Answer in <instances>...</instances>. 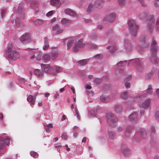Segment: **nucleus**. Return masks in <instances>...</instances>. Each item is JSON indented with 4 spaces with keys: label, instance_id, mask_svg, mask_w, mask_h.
Masks as SVG:
<instances>
[{
    "label": "nucleus",
    "instance_id": "c9c22d12",
    "mask_svg": "<svg viewBox=\"0 0 159 159\" xmlns=\"http://www.w3.org/2000/svg\"><path fill=\"white\" fill-rule=\"evenodd\" d=\"M127 64V62L126 61H120L117 64V66L119 67L122 66H125Z\"/></svg>",
    "mask_w": 159,
    "mask_h": 159
},
{
    "label": "nucleus",
    "instance_id": "774afa93",
    "mask_svg": "<svg viewBox=\"0 0 159 159\" xmlns=\"http://www.w3.org/2000/svg\"><path fill=\"white\" fill-rule=\"evenodd\" d=\"M47 127L48 128H52L53 127V125L52 124H49L48 125H47Z\"/></svg>",
    "mask_w": 159,
    "mask_h": 159
},
{
    "label": "nucleus",
    "instance_id": "39448f33",
    "mask_svg": "<svg viewBox=\"0 0 159 159\" xmlns=\"http://www.w3.org/2000/svg\"><path fill=\"white\" fill-rule=\"evenodd\" d=\"M41 66L42 69L44 71L53 75H55L56 73L54 70V68L52 67H50L49 65H45L43 64H41Z\"/></svg>",
    "mask_w": 159,
    "mask_h": 159
},
{
    "label": "nucleus",
    "instance_id": "423d86ee",
    "mask_svg": "<svg viewBox=\"0 0 159 159\" xmlns=\"http://www.w3.org/2000/svg\"><path fill=\"white\" fill-rule=\"evenodd\" d=\"M141 98L142 99L140 101V103L141 104V106L144 109L147 108L150 104V99L144 97H142Z\"/></svg>",
    "mask_w": 159,
    "mask_h": 159
},
{
    "label": "nucleus",
    "instance_id": "603ef678",
    "mask_svg": "<svg viewBox=\"0 0 159 159\" xmlns=\"http://www.w3.org/2000/svg\"><path fill=\"white\" fill-rule=\"evenodd\" d=\"M59 27V25H58L56 24L55 25H54L52 28V30L54 31V32L56 31L57 30V29H58V28Z\"/></svg>",
    "mask_w": 159,
    "mask_h": 159
},
{
    "label": "nucleus",
    "instance_id": "4468645a",
    "mask_svg": "<svg viewBox=\"0 0 159 159\" xmlns=\"http://www.w3.org/2000/svg\"><path fill=\"white\" fill-rule=\"evenodd\" d=\"M140 41L141 43H143L142 45L143 47H147L149 46V43L145 36H141L140 37Z\"/></svg>",
    "mask_w": 159,
    "mask_h": 159
},
{
    "label": "nucleus",
    "instance_id": "49530a36",
    "mask_svg": "<svg viewBox=\"0 0 159 159\" xmlns=\"http://www.w3.org/2000/svg\"><path fill=\"white\" fill-rule=\"evenodd\" d=\"M147 93L149 94H151L152 93V86L150 85L148 86V88L147 89Z\"/></svg>",
    "mask_w": 159,
    "mask_h": 159
},
{
    "label": "nucleus",
    "instance_id": "a19ab883",
    "mask_svg": "<svg viewBox=\"0 0 159 159\" xmlns=\"http://www.w3.org/2000/svg\"><path fill=\"white\" fill-rule=\"evenodd\" d=\"M63 30L62 29L60 28L59 27L58 28V29H57V30H56L54 33L57 35L63 32Z\"/></svg>",
    "mask_w": 159,
    "mask_h": 159
},
{
    "label": "nucleus",
    "instance_id": "37998d69",
    "mask_svg": "<svg viewBox=\"0 0 159 159\" xmlns=\"http://www.w3.org/2000/svg\"><path fill=\"white\" fill-rule=\"evenodd\" d=\"M102 80L101 79L97 78L94 80V82L96 84H100L102 82Z\"/></svg>",
    "mask_w": 159,
    "mask_h": 159
},
{
    "label": "nucleus",
    "instance_id": "0eeeda50",
    "mask_svg": "<svg viewBox=\"0 0 159 159\" xmlns=\"http://www.w3.org/2000/svg\"><path fill=\"white\" fill-rule=\"evenodd\" d=\"M30 34L27 33L25 34L22 35L20 38V41L25 43L27 44L30 41Z\"/></svg>",
    "mask_w": 159,
    "mask_h": 159
},
{
    "label": "nucleus",
    "instance_id": "4be33fe9",
    "mask_svg": "<svg viewBox=\"0 0 159 159\" xmlns=\"http://www.w3.org/2000/svg\"><path fill=\"white\" fill-rule=\"evenodd\" d=\"M64 11L65 13L67 15H68L73 16H76V13L70 9H66L64 10Z\"/></svg>",
    "mask_w": 159,
    "mask_h": 159
},
{
    "label": "nucleus",
    "instance_id": "052dcab7",
    "mask_svg": "<svg viewBox=\"0 0 159 159\" xmlns=\"http://www.w3.org/2000/svg\"><path fill=\"white\" fill-rule=\"evenodd\" d=\"M89 48L90 49H93L96 48L97 47V46L96 44L92 45L91 46H89Z\"/></svg>",
    "mask_w": 159,
    "mask_h": 159
},
{
    "label": "nucleus",
    "instance_id": "680f3d73",
    "mask_svg": "<svg viewBox=\"0 0 159 159\" xmlns=\"http://www.w3.org/2000/svg\"><path fill=\"white\" fill-rule=\"evenodd\" d=\"M125 86L127 89H128L130 88V84L129 83H125Z\"/></svg>",
    "mask_w": 159,
    "mask_h": 159
},
{
    "label": "nucleus",
    "instance_id": "79ce46f5",
    "mask_svg": "<svg viewBox=\"0 0 159 159\" xmlns=\"http://www.w3.org/2000/svg\"><path fill=\"white\" fill-rule=\"evenodd\" d=\"M13 48V45L12 43H9L8 44V45L7 46V49L8 50H7V51L8 52H9L11 51H12L11 49H12Z\"/></svg>",
    "mask_w": 159,
    "mask_h": 159
},
{
    "label": "nucleus",
    "instance_id": "6ab92c4d",
    "mask_svg": "<svg viewBox=\"0 0 159 159\" xmlns=\"http://www.w3.org/2000/svg\"><path fill=\"white\" fill-rule=\"evenodd\" d=\"M150 18L149 21L151 22L150 24L149 22L148 23V25L149 28V30H150V32H151L152 31V28L154 25V16L152 15L150 16Z\"/></svg>",
    "mask_w": 159,
    "mask_h": 159
},
{
    "label": "nucleus",
    "instance_id": "2eb2a0df",
    "mask_svg": "<svg viewBox=\"0 0 159 159\" xmlns=\"http://www.w3.org/2000/svg\"><path fill=\"white\" fill-rule=\"evenodd\" d=\"M136 134L143 139L146 136V132L145 129L143 128L140 129L137 132Z\"/></svg>",
    "mask_w": 159,
    "mask_h": 159
},
{
    "label": "nucleus",
    "instance_id": "6e6d98bb",
    "mask_svg": "<svg viewBox=\"0 0 159 159\" xmlns=\"http://www.w3.org/2000/svg\"><path fill=\"white\" fill-rule=\"evenodd\" d=\"M132 76L131 75H129L125 79V80H124L125 82H126L127 81H129V80H131V78H132Z\"/></svg>",
    "mask_w": 159,
    "mask_h": 159
},
{
    "label": "nucleus",
    "instance_id": "de8ad7c7",
    "mask_svg": "<svg viewBox=\"0 0 159 159\" xmlns=\"http://www.w3.org/2000/svg\"><path fill=\"white\" fill-rule=\"evenodd\" d=\"M75 112L76 115L77 117L79 120H80V114L77 108L75 107Z\"/></svg>",
    "mask_w": 159,
    "mask_h": 159
},
{
    "label": "nucleus",
    "instance_id": "c03bdc74",
    "mask_svg": "<svg viewBox=\"0 0 159 159\" xmlns=\"http://www.w3.org/2000/svg\"><path fill=\"white\" fill-rule=\"evenodd\" d=\"M118 1L120 6L125 5L126 2L125 0H118Z\"/></svg>",
    "mask_w": 159,
    "mask_h": 159
},
{
    "label": "nucleus",
    "instance_id": "9d476101",
    "mask_svg": "<svg viewBox=\"0 0 159 159\" xmlns=\"http://www.w3.org/2000/svg\"><path fill=\"white\" fill-rule=\"evenodd\" d=\"M129 118L131 123L136 122L138 120V114L136 112L132 113L129 116Z\"/></svg>",
    "mask_w": 159,
    "mask_h": 159
},
{
    "label": "nucleus",
    "instance_id": "a211bd4d",
    "mask_svg": "<svg viewBox=\"0 0 159 159\" xmlns=\"http://www.w3.org/2000/svg\"><path fill=\"white\" fill-rule=\"evenodd\" d=\"M51 59L52 60H55L58 56V51L56 48H53L51 52Z\"/></svg>",
    "mask_w": 159,
    "mask_h": 159
},
{
    "label": "nucleus",
    "instance_id": "864d4df0",
    "mask_svg": "<svg viewBox=\"0 0 159 159\" xmlns=\"http://www.w3.org/2000/svg\"><path fill=\"white\" fill-rule=\"evenodd\" d=\"M154 117L156 119L159 120V111H158L156 112Z\"/></svg>",
    "mask_w": 159,
    "mask_h": 159
},
{
    "label": "nucleus",
    "instance_id": "bb28decb",
    "mask_svg": "<svg viewBox=\"0 0 159 159\" xmlns=\"http://www.w3.org/2000/svg\"><path fill=\"white\" fill-rule=\"evenodd\" d=\"M100 100L103 102H106L109 101L110 98L108 96L102 95L100 97Z\"/></svg>",
    "mask_w": 159,
    "mask_h": 159
},
{
    "label": "nucleus",
    "instance_id": "1a4fd4ad",
    "mask_svg": "<svg viewBox=\"0 0 159 159\" xmlns=\"http://www.w3.org/2000/svg\"><path fill=\"white\" fill-rule=\"evenodd\" d=\"M116 15L114 13H112L111 14L106 16L104 19V20L107 21L109 22L113 21L115 19Z\"/></svg>",
    "mask_w": 159,
    "mask_h": 159
},
{
    "label": "nucleus",
    "instance_id": "4d7b16f0",
    "mask_svg": "<svg viewBox=\"0 0 159 159\" xmlns=\"http://www.w3.org/2000/svg\"><path fill=\"white\" fill-rule=\"evenodd\" d=\"M6 12V10L5 9H3L1 11V13L2 14V17H3L4 16V15Z\"/></svg>",
    "mask_w": 159,
    "mask_h": 159
},
{
    "label": "nucleus",
    "instance_id": "7ed1b4c3",
    "mask_svg": "<svg viewBox=\"0 0 159 159\" xmlns=\"http://www.w3.org/2000/svg\"><path fill=\"white\" fill-rule=\"evenodd\" d=\"M106 117L109 125L112 127H114L117 121L116 117L112 113H109L107 114Z\"/></svg>",
    "mask_w": 159,
    "mask_h": 159
},
{
    "label": "nucleus",
    "instance_id": "13d9d810",
    "mask_svg": "<svg viewBox=\"0 0 159 159\" xmlns=\"http://www.w3.org/2000/svg\"><path fill=\"white\" fill-rule=\"evenodd\" d=\"M156 28L157 30H159V18L157 21L156 23Z\"/></svg>",
    "mask_w": 159,
    "mask_h": 159
},
{
    "label": "nucleus",
    "instance_id": "3c124183",
    "mask_svg": "<svg viewBox=\"0 0 159 159\" xmlns=\"http://www.w3.org/2000/svg\"><path fill=\"white\" fill-rule=\"evenodd\" d=\"M116 48L115 46H113L112 47H111V50L110 51V52L112 53H113L116 50Z\"/></svg>",
    "mask_w": 159,
    "mask_h": 159
},
{
    "label": "nucleus",
    "instance_id": "a18cd8bd",
    "mask_svg": "<svg viewBox=\"0 0 159 159\" xmlns=\"http://www.w3.org/2000/svg\"><path fill=\"white\" fill-rule=\"evenodd\" d=\"M62 68L58 66H55V71L57 72H60L62 71Z\"/></svg>",
    "mask_w": 159,
    "mask_h": 159
},
{
    "label": "nucleus",
    "instance_id": "0e129e2a",
    "mask_svg": "<svg viewBox=\"0 0 159 159\" xmlns=\"http://www.w3.org/2000/svg\"><path fill=\"white\" fill-rule=\"evenodd\" d=\"M151 131L152 133H154L155 131V127L153 126H152L151 127Z\"/></svg>",
    "mask_w": 159,
    "mask_h": 159
},
{
    "label": "nucleus",
    "instance_id": "2f4dec72",
    "mask_svg": "<svg viewBox=\"0 0 159 159\" xmlns=\"http://www.w3.org/2000/svg\"><path fill=\"white\" fill-rule=\"evenodd\" d=\"M34 23L36 25H41L43 23V21L42 20L38 19L34 21Z\"/></svg>",
    "mask_w": 159,
    "mask_h": 159
},
{
    "label": "nucleus",
    "instance_id": "5701e85b",
    "mask_svg": "<svg viewBox=\"0 0 159 159\" xmlns=\"http://www.w3.org/2000/svg\"><path fill=\"white\" fill-rule=\"evenodd\" d=\"M34 74L36 75L39 78L42 77L43 75V71L39 69H36L34 71Z\"/></svg>",
    "mask_w": 159,
    "mask_h": 159
},
{
    "label": "nucleus",
    "instance_id": "20e7f679",
    "mask_svg": "<svg viewBox=\"0 0 159 159\" xmlns=\"http://www.w3.org/2000/svg\"><path fill=\"white\" fill-rule=\"evenodd\" d=\"M84 40L83 38H82L79 39L77 42H75L72 50L75 52H77L80 48H84L85 45V44L83 43Z\"/></svg>",
    "mask_w": 159,
    "mask_h": 159
},
{
    "label": "nucleus",
    "instance_id": "6e6552de",
    "mask_svg": "<svg viewBox=\"0 0 159 159\" xmlns=\"http://www.w3.org/2000/svg\"><path fill=\"white\" fill-rule=\"evenodd\" d=\"M8 57L11 59L15 60L20 57L19 53L16 50L11 51L9 52Z\"/></svg>",
    "mask_w": 159,
    "mask_h": 159
},
{
    "label": "nucleus",
    "instance_id": "c85d7f7f",
    "mask_svg": "<svg viewBox=\"0 0 159 159\" xmlns=\"http://www.w3.org/2000/svg\"><path fill=\"white\" fill-rule=\"evenodd\" d=\"M43 58L45 61H50L51 58L50 56L47 54H44L43 55Z\"/></svg>",
    "mask_w": 159,
    "mask_h": 159
},
{
    "label": "nucleus",
    "instance_id": "4c0bfd02",
    "mask_svg": "<svg viewBox=\"0 0 159 159\" xmlns=\"http://www.w3.org/2000/svg\"><path fill=\"white\" fill-rule=\"evenodd\" d=\"M4 140L2 139V138L0 139V149H2L4 148L5 145L4 142Z\"/></svg>",
    "mask_w": 159,
    "mask_h": 159
},
{
    "label": "nucleus",
    "instance_id": "c756f323",
    "mask_svg": "<svg viewBox=\"0 0 159 159\" xmlns=\"http://www.w3.org/2000/svg\"><path fill=\"white\" fill-rule=\"evenodd\" d=\"M125 45L126 50L128 52L130 51L131 50L132 46L129 42H128L127 44H125Z\"/></svg>",
    "mask_w": 159,
    "mask_h": 159
},
{
    "label": "nucleus",
    "instance_id": "473e14b6",
    "mask_svg": "<svg viewBox=\"0 0 159 159\" xmlns=\"http://www.w3.org/2000/svg\"><path fill=\"white\" fill-rule=\"evenodd\" d=\"M2 139L4 140V143L7 145H9L10 143V139L8 137H6L5 138H2Z\"/></svg>",
    "mask_w": 159,
    "mask_h": 159
},
{
    "label": "nucleus",
    "instance_id": "09e8293b",
    "mask_svg": "<svg viewBox=\"0 0 159 159\" xmlns=\"http://www.w3.org/2000/svg\"><path fill=\"white\" fill-rule=\"evenodd\" d=\"M93 8V7L91 4H89L88 7L86 9V11L87 12L89 13L91 12V10Z\"/></svg>",
    "mask_w": 159,
    "mask_h": 159
},
{
    "label": "nucleus",
    "instance_id": "8fccbe9b",
    "mask_svg": "<svg viewBox=\"0 0 159 159\" xmlns=\"http://www.w3.org/2000/svg\"><path fill=\"white\" fill-rule=\"evenodd\" d=\"M141 4L142 6L144 7H146L147 6V4L145 3L143 0H138Z\"/></svg>",
    "mask_w": 159,
    "mask_h": 159
},
{
    "label": "nucleus",
    "instance_id": "a878e982",
    "mask_svg": "<svg viewBox=\"0 0 159 159\" xmlns=\"http://www.w3.org/2000/svg\"><path fill=\"white\" fill-rule=\"evenodd\" d=\"M122 107L119 104L115 105L114 108L115 111L117 113H120L122 111Z\"/></svg>",
    "mask_w": 159,
    "mask_h": 159
},
{
    "label": "nucleus",
    "instance_id": "338daca9",
    "mask_svg": "<svg viewBox=\"0 0 159 159\" xmlns=\"http://www.w3.org/2000/svg\"><path fill=\"white\" fill-rule=\"evenodd\" d=\"M66 116L65 115H63L62 116V118L61 119V121H63L66 119Z\"/></svg>",
    "mask_w": 159,
    "mask_h": 159
},
{
    "label": "nucleus",
    "instance_id": "bf43d9fd",
    "mask_svg": "<svg viewBox=\"0 0 159 159\" xmlns=\"http://www.w3.org/2000/svg\"><path fill=\"white\" fill-rule=\"evenodd\" d=\"M53 14V12L52 11H50L47 13L46 14V16H50L52 15Z\"/></svg>",
    "mask_w": 159,
    "mask_h": 159
},
{
    "label": "nucleus",
    "instance_id": "72a5a7b5",
    "mask_svg": "<svg viewBox=\"0 0 159 159\" xmlns=\"http://www.w3.org/2000/svg\"><path fill=\"white\" fill-rule=\"evenodd\" d=\"M121 98L124 99H126L128 98L127 93L125 92H124L120 94Z\"/></svg>",
    "mask_w": 159,
    "mask_h": 159
},
{
    "label": "nucleus",
    "instance_id": "dca6fc26",
    "mask_svg": "<svg viewBox=\"0 0 159 159\" xmlns=\"http://www.w3.org/2000/svg\"><path fill=\"white\" fill-rule=\"evenodd\" d=\"M36 97H33L32 95H29L27 98V100L28 102L30 103L31 107H34V105L35 102Z\"/></svg>",
    "mask_w": 159,
    "mask_h": 159
},
{
    "label": "nucleus",
    "instance_id": "69168bd1",
    "mask_svg": "<svg viewBox=\"0 0 159 159\" xmlns=\"http://www.w3.org/2000/svg\"><path fill=\"white\" fill-rule=\"evenodd\" d=\"M92 87L90 85H88L86 86V89H91Z\"/></svg>",
    "mask_w": 159,
    "mask_h": 159
},
{
    "label": "nucleus",
    "instance_id": "aec40b11",
    "mask_svg": "<svg viewBox=\"0 0 159 159\" xmlns=\"http://www.w3.org/2000/svg\"><path fill=\"white\" fill-rule=\"evenodd\" d=\"M78 39L76 37L70 38L68 41L67 44V49H70L74 41H76Z\"/></svg>",
    "mask_w": 159,
    "mask_h": 159
},
{
    "label": "nucleus",
    "instance_id": "f3484780",
    "mask_svg": "<svg viewBox=\"0 0 159 159\" xmlns=\"http://www.w3.org/2000/svg\"><path fill=\"white\" fill-rule=\"evenodd\" d=\"M61 23L62 25L65 26H69L72 23V21L66 18H63L61 20Z\"/></svg>",
    "mask_w": 159,
    "mask_h": 159
},
{
    "label": "nucleus",
    "instance_id": "393cba45",
    "mask_svg": "<svg viewBox=\"0 0 159 159\" xmlns=\"http://www.w3.org/2000/svg\"><path fill=\"white\" fill-rule=\"evenodd\" d=\"M104 1L103 0H96L94 6L97 7H99L102 6Z\"/></svg>",
    "mask_w": 159,
    "mask_h": 159
},
{
    "label": "nucleus",
    "instance_id": "412c9836",
    "mask_svg": "<svg viewBox=\"0 0 159 159\" xmlns=\"http://www.w3.org/2000/svg\"><path fill=\"white\" fill-rule=\"evenodd\" d=\"M50 3L52 6L58 8L61 6L60 0H50Z\"/></svg>",
    "mask_w": 159,
    "mask_h": 159
},
{
    "label": "nucleus",
    "instance_id": "ddd939ff",
    "mask_svg": "<svg viewBox=\"0 0 159 159\" xmlns=\"http://www.w3.org/2000/svg\"><path fill=\"white\" fill-rule=\"evenodd\" d=\"M136 68L138 70H141L143 68V64L141 61L139 59L135 60Z\"/></svg>",
    "mask_w": 159,
    "mask_h": 159
},
{
    "label": "nucleus",
    "instance_id": "ea45409f",
    "mask_svg": "<svg viewBox=\"0 0 159 159\" xmlns=\"http://www.w3.org/2000/svg\"><path fill=\"white\" fill-rule=\"evenodd\" d=\"M87 62V61L86 59H83L79 61L78 63L81 65H84Z\"/></svg>",
    "mask_w": 159,
    "mask_h": 159
},
{
    "label": "nucleus",
    "instance_id": "58836bf2",
    "mask_svg": "<svg viewBox=\"0 0 159 159\" xmlns=\"http://www.w3.org/2000/svg\"><path fill=\"white\" fill-rule=\"evenodd\" d=\"M30 154L31 156L34 158H37L38 157V154L37 152L34 151L31 152Z\"/></svg>",
    "mask_w": 159,
    "mask_h": 159
},
{
    "label": "nucleus",
    "instance_id": "e2e57ef3",
    "mask_svg": "<svg viewBox=\"0 0 159 159\" xmlns=\"http://www.w3.org/2000/svg\"><path fill=\"white\" fill-rule=\"evenodd\" d=\"M122 131V128L121 127H119L117 130V132L118 133H120Z\"/></svg>",
    "mask_w": 159,
    "mask_h": 159
},
{
    "label": "nucleus",
    "instance_id": "7c9ffc66",
    "mask_svg": "<svg viewBox=\"0 0 159 159\" xmlns=\"http://www.w3.org/2000/svg\"><path fill=\"white\" fill-rule=\"evenodd\" d=\"M132 127L128 128L126 129L125 132V135L128 137L129 136V135L132 132Z\"/></svg>",
    "mask_w": 159,
    "mask_h": 159
},
{
    "label": "nucleus",
    "instance_id": "b1692460",
    "mask_svg": "<svg viewBox=\"0 0 159 159\" xmlns=\"http://www.w3.org/2000/svg\"><path fill=\"white\" fill-rule=\"evenodd\" d=\"M108 138L109 139L113 140L116 136V133L111 131H108L107 132Z\"/></svg>",
    "mask_w": 159,
    "mask_h": 159
},
{
    "label": "nucleus",
    "instance_id": "5fc2aeb1",
    "mask_svg": "<svg viewBox=\"0 0 159 159\" xmlns=\"http://www.w3.org/2000/svg\"><path fill=\"white\" fill-rule=\"evenodd\" d=\"M61 138L63 139L66 140L68 138L67 135L66 134L63 133L61 135Z\"/></svg>",
    "mask_w": 159,
    "mask_h": 159
},
{
    "label": "nucleus",
    "instance_id": "f03ea898",
    "mask_svg": "<svg viewBox=\"0 0 159 159\" xmlns=\"http://www.w3.org/2000/svg\"><path fill=\"white\" fill-rule=\"evenodd\" d=\"M128 25L129 27V30L131 35L135 36L137 33L139 27L135 24L134 21L132 19H129L128 21Z\"/></svg>",
    "mask_w": 159,
    "mask_h": 159
},
{
    "label": "nucleus",
    "instance_id": "f8f14e48",
    "mask_svg": "<svg viewBox=\"0 0 159 159\" xmlns=\"http://www.w3.org/2000/svg\"><path fill=\"white\" fill-rule=\"evenodd\" d=\"M121 150L125 156H128L131 154L130 151L125 145H123L121 146Z\"/></svg>",
    "mask_w": 159,
    "mask_h": 159
},
{
    "label": "nucleus",
    "instance_id": "f704fd0d",
    "mask_svg": "<svg viewBox=\"0 0 159 159\" xmlns=\"http://www.w3.org/2000/svg\"><path fill=\"white\" fill-rule=\"evenodd\" d=\"M98 39L97 36L96 34L93 33L91 35L90 39L93 41L96 40Z\"/></svg>",
    "mask_w": 159,
    "mask_h": 159
},
{
    "label": "nucleus",
    "instance_id": "9b49d317",
    "mask_svg": "<svg viewBox=\"0 0 159 159\" xmlns=\"http://www.w3.org/2000/svg\"><path fill=\"white\" fill-rule=\"evenodd\" d=\"M27 50L28 52L29 55L31 59H34L35 57V54H37V51L35 49H32L30 48H28Z\"/></svg>",
    "mask_w": 159,
    "mask_h": 159
},
{
    "label": "nucleus",
    "instance_id": "f257e3e1",
    "mask_svg": "<svg viewBox=\"0 0 159 159\" xmlns=\"http://www.w3.org/2000/svg\"><path fill=\"white\" fill-rule=\"evenodd\" d=\"M157 50V42L153 38L151 43L150 60L152 63L154 64L157 63L159 61V59L157 58L156 56Z\"/></svg>",
    "mask_w": 159,
    "mask_h": 159
},
{
    "label": "nucleus",
    "instance_id": "e433bc0d",
    "mask_svg": "<svg viewBox=\"0 0 159 159\" xmlns=\"http://www.w3.org/2000/svg\"><path fill=\"white\" fill-rule=\"evenodd\" d=\"M38 55L36 57V59L38 61H40L41 60V57H42V53L39 51H37Z\"/></svg>",
    "mask_w": 159,
    "mask_h": 159
},
{
    "label": "nucleus",
    "instance_id": "cd10ccee",
    "mask_svg": "<svg viewBox=\"0 0 159 159\" xmlns=\"http://www.w3.org/2000/svg\"><path fill=\"white\" fill-rule=\"evenodd\" d=\"M49 47L48 41L46 38H44V44L43 47V49L44 50H46L48 49Z\"/></svg>",
    "mask_w": 159,
    "mask_h": 159
}]
</instances>
